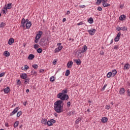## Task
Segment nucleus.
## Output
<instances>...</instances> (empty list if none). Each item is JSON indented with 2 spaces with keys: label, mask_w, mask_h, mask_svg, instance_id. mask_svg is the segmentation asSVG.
Returning <instances> with one entry per match:
<instances>
[{
  "label": "nucleus",
  "mask_w": 130,
  "mask_h": 130,
  "mask_svg": "<svg viewBox=\"0 0 130 130\" xmlns=\"http://www.w3.org/2000/svg\"><path fill=\"white\" fill-rule=\"evenodd\" d=\"M121 35V34H120V32L117 34V36L115 38L114 41L115 42H117V41H119V38H120V36Z\"/></svg>",
  "instance_id": "39448f33"
},
{
  "label": "nucleus",
  "mask_w": 130,
  "mask_h": 130,
  "mask_svg": "<svg viewBox=\"0 0 130 130\" xmlns=\"http://www.w3.org/2000/svg\"><path fill=\"white\" fill-rule=\"evenodd\" d=\"M103 6L104 7V8H107V7H110V4L107 3H103Z\"/></svg>",
  "instance_id": "412c9836"
},
{
  "label": "nucleus",
  "mask_w": 130,
  "mask_h": 130,
  "mask_svg": "<svg viewBox=\"0 0 130 130\" xmlns=\"http://www.w3.org/2000/svg\"><path fill=\"white\" fill-rule=\"evenodd\" d=\"M44 70H40V73H44Z\"/></svg>",
  "instance_id": "e2e57ef3"
},
{
  "label": "nucleus",
  "mask_w": 130,
  "mask_h": 130,
  "mask_svg": "<svg viewBox=\"0 0 130 130\" xmlns=\"http://www.w3.org/2000/svg\"><path fill=\"white\" fill-rule=\"evenodd\" d=\"M98 11H102V8H101V7H98Z\"/></svg>",
  "instance_id": "603ef678"
},
{
  "label": "nucleus",
  "mask_w": 130,
  "mask_h": 130,
  "mask_svg": "<svg viewBox=\"0 0 130 130\" xmlns=\"http://www.w3.org/2000/svg\"><path fill=\"white\" fill-rule=\"evenodd\" d=\"M41 122L43 124H47V120L43 119L42 120Z\"/></svg>",
  "instance_id": "393cba45"
},
{
  "label": "nucleus",
  "mask_w": 130,
  "mask_h": 130,
  "mask_svg": "<svg viewBox=\"0 0 130 130\" xmlns=\"http://www.w3.org/2000/svg\"><path fill=\"white\" fill-rule=\"evenodd\" d=\"M56 62H57V60L56 59L54 60V61H53V64H56Z\"/></svg>",
  "instance_id": "680f3d73"
},
{
  "label": "nucleus",
  "mask_w": 130,
  "mask_h": 130,
  "mask_svg": "<svg viewBox=\"0 0 130 130\" xmlns=\"http://www.w3.org/2000/svg\"><path fill=\"white\" fill-rule=\"evenodd\" d=\"M67 93H68V90H63L62 91V94H67Z\"/></svg>",
  "instance_id": "79ce46f5"
},
{
  "label": "nucleus",
  "mask_w": 130,
  "mask_h": 130,
  "mask_svg": "<svg viewBox=\"0 0 130 130\" xmlns=\"http://www.w3.org/2000/svg\"><path fill=\"white\" fill-rule=\"evenodd\" d=\"M19 109V107H16L13 111L10 114V116H13V114H15V113H17L18 112V110Z\"/></svg>",
  "instance_id": "0eeeda50"
},
{
  "label": "nucleus",
  "mask_w": 130,
  "mask_h": 130,
  "mask_svg": "<svg viewBox=\"0 0 130 130\" xmlns=\"http://www.w3.org/2000/svg\"><path fill=\"white\" fill-rule=\"evenodd\" d=\"M93 21V19L91 17L88 20L87 22L89 23V24H92Z\"/></svg>",
  "instance_id": "5701e85b"
},
{
  "label": "nucleus",
  "mask_w": 130,
  "mask_h": 130,
  "mask_svg": "<svg viewBox=\"0 0 130 130\" xmlns=\"http://www.w3.org/2000/svg\"><path fill=\"white\" fill-rule=\"evenodd\" d=\"M114 49H118V46L115 45V46L114 47Z\"/></svg>",
  "instance_id": "bf43d9fd"
},
{
  "label": "nucleus",
  "mask_w": 130,
  "mask_h": 130,
  "mask_svg": "<svg viewBox=\"0 0 130 130\" xmlns=\"http://www.w3.org/2000/svg\"><path fill=\"white\" fill-rule=\"evenodd\" d=\"M70 14H71V12H70V11H68L67 12V15H70Z\"/></svg>",
  "instance_id": "0e129e2a"
},
{
  "label": "nucleus",
  "mask_w": 130,
  "mask_h": 130,
  "mask_svg": "<svg viewBox=\"0 0 130 130\" xmlns=\"http://www.w3.org/2000/svg\"><path fill=\"white\" fill-rule=\"evenodd\" d=\"M39 47V45H37V44H35L34 46V48H35V49H37V48H38Z\"/></svg>",
  "instance_id": "58836bf2"
},
{
  "label": "nucleus",
  "mask_w": 130,
  "mask_h": 130,
  "mask_svg": "<svg viewBox=\"0 0 130 130\" xmlns=\"http://www.w3.org/2000/svg\"><path fill=\"white\" fill-rule=\"evenodd\" d=\"M19 126V121H16L14 124V127H18Z\"/></svg>",
  "instance_id": "a878e982"
},
{
  "label": "nucleus",
  "mask_w": 130,
  "mask_h": 130,
  "mask_svg": "<svg viewBox=\"0 0 130 130\" xmlns=\"http://www.w3.org/2000/svg\"><path fill=\"white\" fill-rule=\"evenodd\" d=\"M106 109H108V110L110 109V106H109V105H106Z\"/></svg>",
  "instance_id": "09e8293b"
},
{
  "label": "nucleus",
  "mask_w": 130,
  "mask_h": 130,
  "mask_svg": "<svg viewBox=\"0 0 130 130\" xmlns=\"http://www.w3.org/2000/svg\"><path fill=\"white\" fill-rule=\"evenodd\" d=\"M121 28V30H122V31H125V30H127V28L125 26H123Z\"/></svg>",
  "instance_id": "4c0bfd02"
},
{
  "label": "nucleus",
  "mask_w": 130,
  "mask_h": 130,
  "mask_svg": "<svg viewBox=\"0 0 130 130\" xmlns=\"http://www.w3.org/2000/svg\"><path fill=\"white\" fill-rule=\"evenodd\" d=\"M55 80V78L54 77V76H52L50 78V82H54Z\"/></svg>",
  "instance_id": "7c9ffc66"
},
{
  "label": "nucleus",
  "mask_w": 130,
  "mask_h": 130,
  "mask_svg": "<svg viewBox=\"0 0 130 130\" xmlns=\"http://www.w3.org/2000/svg\"><path fill=\"white\" fill-rule=\"evenodd\" d=\"M6 26V23L2 22L0 25V28H5Z\"/></svg>",
  "instance_id": "c756f323"
},
{
  "label": "nucleus",
  "mask_w": 130,
  "mask_h": 130,
  "mask_svg": "<svg viewBox=\"0 0 130 130\" xmlns=\"http://www.w3.org/2000/svg\"><path fill=\"white\" fill-rule=\"evenodd\" d=\"M67 106H68V107H70L71 106V102H68L67 103Z\"/></svg>",
  "instance_id": "864d4df0"
},
{
  "label": "nucleus",
  "mask_w": 130,
  "mask_h": 130,
  "mask_svg": "<svg viewBox=\"0 0 130 130\" xmlns=\"http://www.w3.org/2000/svg\"><path fill=\"white\" fill-rule=\"evenodd\" d=\"M59 51H60V50L58 49V48H56V49H55V53H56V52H59Z\"/></svg>",
  "instance_id": "3c124183"
},
{
  "label": "nucleus",
  "mask_w": 130,
  "mask_h": 130,
  "mask_svg": "<svg viewBox=\"0 0 130 130\" xmlns=\"http://www.w3.org/2000/svg\"><path fill=\"white\" fill-rule=\"evenodd\" d=\"M22 115V111H19L17 114V117H19V116H21Z\"/></svg>",
  "instance_id": "f704fd0d"
},
{
  "label": "nucleus",
  "mask_w": 130,
  "mask_h": 130,
  "mask_svg": "<svg viewBox=\"0 0 130 130\" xmlns=\"http://www.w3.org/2000/svg\"><path fill=\"white\" fill-rule=\"evenodd\" d=\"M31 75L33 76H37V72L35 71H31Z\"/></svg>",
  "instance_id": "473e14b6"
},
{
  "label": "nucleus",
  "mask_w": 130,
  "mask_h": 130,
  "mask_svg": "<svg viewBox=\"0 0 130 130\" xmlns=\"http://www.w3.org/2000/svg\"><path fill=\"white\" fill-rule=\"evenodd\" d=\"M70 70H67L66 71L65 76H66V77H68V76H70Z\"/></svg>",
  "instance_id": "c85d7f7f"
},
{
  "label": "nucleus",
  "mask_w": 130,
  "mask_h": 130,
  "mask_svg": "<svg viewBox=\"0 0 130 130\" xmlns=\"http://www.w3.org/2000/svg\"><path fill=\"white\" fill-rule=\"evenodd\" d=\"M34 57H35V56L34 55V54H30L28 55L27 58L28 59L32 60V59H33Z\"/></svg>",
  "instance_id": "ddd939ff"
},
{
  "label": "nucleus",
  "mask_w": 130,
  "mask_h": 130,
  "mask_svg": "<svg viewBox=\"0 0 130 130\" xmlns=\"http://www.w3.org/2000/svg\"><path fill=\"white\" fill-rule=\"evenodd\" d=\"M107 87V84H106L104 86V87L102 88L101 90L102 91H104L105 90V88Z\"/></svg>",
  "instance_id": "37998d69"
},
{
  "label": "nucleus",
  "mask_w": 130,
  "mask_h": 130,
  "mask_svg": "<svg viewBox=\"0 0 130 130\" xmlns=\"http://www.w3.org/2000/svg\"><path fill=\"white\" fill-rule=\"evenodd\" d=\"M10 91V88L9 87H7L4 89L5 93H8Z\"/></svg>",
  "instance_id": "cd10ccee"
},
{
  "label": "nucleus",
  "mask_w": 130,
  "mask_h": 130,
  "mask_svg": "<svg viewBox=\"0 0 130 130\" xmlns=\"http://www.w3.org/2000/svg\"><path fill=\"white\" fill-rule=\"evenodd\" d=\"M75 62H76V64L80 65L82 63L81 61V60L80 59H75L74 60Z\"/></svg>",
  "instance_id": "f3484780"
},
{
  "label": "nucleus",
  "mask_w": 130,
  "mask_h": 130,
  "mask_svg": "<svg viewBox=\"0 0 130 130\" xmlns=\"http://www.w3.org/2000/svg\"><path fill=\"white\" fill-rule=\"evenodd\" d=\"M127 95H128V96H130V91H129V89H128L127 90Z\"/></svg>",
  "instance_id": "4d7b16f0"
},
{
  "label": "nucleus",
  "mask_w": 130,
  "mask_h": 130,
  "mask_svg": "<svg viewBox=\"0 0 130 130\" xmlns=\"http://www.w3.org/2000/svg\"><path fill=\"white\" fill-rule=\"evenodd\" d=\"M125 92V91L124 90V88H120L119 93L120 94V95H122L123 94H124V92Z\"/></svg>",
  "instance_id": "4468645a"
},
{
  "label": "nucleus",
  "mask_w": 130,
  "mask_h": 130,
  "mask_svg": "<svg viewBox=\"0 0 130 130\" xmlns=\"http://www.w3.org/2000/svg\"><path fill=\"white\" fill-rule=\"evenodd\" d=\"M31 21H29V22L26 23L25 24V27H26V29H29L30 27H31Z\"/></svg>",
  "instance_id": "1a4fd4ad"
},
{
  "label": "nucleus",
  "mask_w": 130,
  "mask_h": 130,
  "mask_svg": "<svg viewBox=\"0 0 130 130\" xmlns=\"http://www.w3.org/2000/svg\"><path fill=\"white\" fill-rule=\"evenodd\" d=\"M100 54H101V55H104V51H103V50H101L100 52Z\"/></svg>",
  "instance_id": "49530a36"
},
{
  "label": "nucleus",
  "mask_w": 130,
  "mask_h": 130,
  "mask_svg": "<svg viewBox=\"0 0 130 130\" xmlns=\"http://www.w3.org/2000/svg\"><path fill=\"white\" fill-rule=\"evenodd\" d=\"M28 69H29L28 66H27V65L24 66V71H27V70H28Z\"/></svg>",
  "instance_id": "c03bdc74"
},
{
  "label": "nucleus",
  "mask_w": 130,
  "mask_h": 130,
  "mask_svg": "<svg viewBox=\"0 0 130 130\" xmlns=\"http://www.w3.org/2000/svg\"><path fill=\"white\" fill-rule=\"evenodd\" d=\"M11 7H12V3L8 4L6 8L7 9L10 10V9H11Z\"/></svg>",
  "instance_id": "2f4dec72"
},
{
  "label": "nucleus",
  "mask_w": 130,
  "mask_h": 130,
  "mask_svg": "<svg viewBox=\"0 0 130 130\" xmlns=\"http://www.w3.org/2000/svg\"><path fill=\"white\" fill-rule=\"evenodd\" d=\"M54 109L57 113L63 112V102L61 100L57 101L54 103Z\"/></svg>",
  "instance_id": "f257e3e1"
},
{
  "label": "nucleus",
  "mask_w": 130,
  "mask_h": 130,
  "mask_svg": "<svg viewBox=\"0 0 130 130\" xmlns=\"http://www.w3.org/2000/svg\"><path fill=\"white\" fill-rule=\"evenodd\" d=\"M129 69V64L126 63L124 67V70H128Z\"/></svg>",
  "instance_id": "6ab92c4d"
},
{
  "label": "nucleus",
  "mask_w": 130,
  "mask_h": 130,
  "mask_svg": "<svg viewBox=\"0 0 130 130\" xmlns=\"http://www.w3.org/2000/svg\"><path fill=\"white\" fill-rule=\"evenodd\" d=\"M73 66V61H69L67 63V68H72V66Z\"/></svg>",
  "instance_id": "dca6fc26"
},
{
  "label": "nucleus",
  "mask_w": 130,
  "mask_h": 130,
  "mask_svg": "<svg viewBox=\"0 0 130 130\" xmlns=\"http://www.w3.org/2000/svg\"><path fill=\"white\" fill-rule=\"evenodd\" d=\"M6 126H9V124L8 123H5Z\"/></svg>",
  "instance_id": "774afa93"
},
{
  "label": "nucleus",
  "mask_w": 130,
  "mask_h": 130,
  "mask_svg": "<svg viewBox=\"0 0 130 130\" xmlns=\"http://www.w3.org/2000/svg\"><path fill=\"white\" fill-rule=\"evenodd\" d=\"M102 3V0H96L95 3L96 5H100Z\"/></svg>",
  "instance_id": "72a5a7b5"
},
{
  "label": "nucleus",
  "mask_w": 130,
  "mask_h": 130,
  "mask_svg": "<svg viewBox=\"0 0 130 130\" xmlns=\"http://www.w3.org/2000/svg\"><path fill=\"white\" fill-rule=\"evenodd\" d=\"M3 55H4V56H6V57H8V56H9L10 55V52H9V51H5L3 53Z\"/></svg>",
  "instance_id": "9d476101"
},
{
  "label": "nucleus",
  "mask_w": 130,
  "mask_h": 130,
  "mask_svg": "<svg viewBox=\"0 0 130 130\" xmlns=\"http://www.w3.org/2000/svg\"><path fill=\"white\" fill-rule=\"evenodd\" d=\"M107 77H108V78H110V77H112V74H111V72H109L107 75Z\"/></svg>",
  "instance_id": "e433bc0d"
},
{
  "label": "nucleus",
  "mask_w": 130,
  "mask_h": 130,
  "mask_svg": "<svg viewBox=\"0 0 130 130\" xmlns=\"http://www.w3.org/2000/svg\"><path fill=\"white\" fill-rule=\"evenodd\" d=\"M124 19H125V15H121L120 17H119V20L120 21H123V20H124Z\"/></svg>",
  "instance_id": "4be33fe9"
},
{
  "label": "nucleus",
  "mask_w": 130,
  "mask_h": 130,
  "mask_svg": "<svg viewBox=\"0 0 130 130\" xmlns=\"http://www.w3.org/2000/svg\"><path fill=\"white\" fill-rule=\"evenodd\" d=\"M112 74V77H114L115 76L116 74H117V71H116V70H113L112 72H111Z\"/></svg>",
  "instance_id": "a211bd4d"
},
{
  "label": "nucleus",
  "mask_w": 130,
  "mask_h": 130,
  "mask_svg": "<svg viewBox=\"0 0 130 130\" xmlns=\"http://www.w3.org/2000/svg\"><path fill=\"white\" fill-rule=\"evenodd\" d=\"M58 49L60 51L61 49H62V46H59V47H58Z\"/></svg>",
  "instance_id": "5fc2aeb1"
},
{
  "label": "nucleus",
  "mask_w": 130,
  "mask_h": 130,
  "mask_svg": "<svg viewBox=\"0 0 130 130\" xmlns=\"http://www.w3.org/2000/svg\"><path fill=\"white\" fill-rule=\"evenodd\" d=\"M87 32H88L90 35H94L96 32V29L91 28L90 30H88Z\"/></svg>",
  "instance_id": "20e7f679"
},
{
  "label": "nucleus",
  "mask_w": 130,
  "mask_h": 130,
  "mask_svg": "<svg viewBox=\"0 0 130 130\" xmlns=\"http://www.w3.org/2000/svg\"><path fill=\"white\" fill-rule=\"evenodd\" d=\"M86 51H87V46L84 45L83 46V48H82V52H83V53H84V52H86Z\"/></svg>",
  "instance_id": "aec40b11"
},
{
  "label": "nucleus",
  "mask_w": 130,
  "mask_h": 130,
  "mask_svg": "<svg viewBox=\"0 0 130 130\" xmlns=\"http://www.w3.org/2000/svg\"><path fill=\"white\" fill-rule=\"evenodd\" d=\"M102 4H105V3H107V0H102Z\"/></svg>",
  "instance_id": "052dcab7"
},
{
  "label": "nucleus",
  "mask_w": 130,
  "mask_h": 130,
  "mask_svg": "<svg viewBox=\"0 0 130 130\" xmlns=\"http://www.w3.org/2000/svg\"><path fill=\"white\" fill-rule=\"evenodd\" d=\"M83 24H84V23H83V21H81V22H80L77 23V25H78V26H80V25H83Z\"/></svg>",
  "instance_id": "de8ad7c7"
},
{
  "label": "nucleus",
  "mask_w": 130,
  "mask_h": 130,
  "mask_svg": "<svg viewBox=\"0 0 130 130\" xmlns=\"http://www.w3.org/2000/svg\"><path fill=\"white\" fill-rule=\"evenodd\" d=\"M81 120H82V119L80 118V117H79L76 121H75V123L76 124H79V123L80 122H81Z\"/></svg>",
  "instance_id": "b1692460"
},
{
  "label": "nucleus",
  "mask_w": 130,
  "mask_h": 130,
  "mask_svg": "<svg viewBox=\"0 0 130 130\" xmlns=\"http://www.w3.org/2000/svg\"><path fill=\"white\" fill-rule=\"evenodd\" d=\"M20 78H21V79H23L24 80L25 79H27V74H26L25 73H22L20 75Z\"/></svg>",
  "instance_id": "9b49d317"
},
{
  "label": "nucleus",
  "mask_w": 130,
  "mask_h": 130,
  "mask_svg": "<svg viewBox=\"0 0 130 130\" xmlns=\"http://www.w3.org/2000/svg\"><path fill=\"white\" fill-rule=\"evenodd\" d=\"M79 8H86V6H85V5H80V6H79Z\"/></svg>",
  "instance_id": "13d9d810"
},
{
  "label": "nucleus",
  "mask_w": 130,
  "mask_h": 130,
  "mask_svg": "<svg viewBox=\"0 0 130 130\" xmlns=\"http://www.w3.org/2000/svg\"><path fill=\"white\" fill-rule=\"evenodd\" d=\"M116 30H117V31H120V30H121V27H119V26H117V27H116Z\"/></svg>",
  "instance_id": "8fccbe9b"
},
{
  "label": "nucleus",
  "mask_w": 130,
  "mask_h": 130,
  "mask_svg": "<svg viewBox=\"0 0 130 130\" xmlns=\"http://www.w3.org/2000/svg\"><path fill=\"white\" fill-rule=\"evenodd\" d=\"M5 75H6V73L5 72L2 73L1 74H0V78H2V77H4Z\"/></svg>",
  "instance_id": "a18cd8bd"
},
{
  "label": "nucleus",
  "mask_w": 130,
  "mask_h": 130,
  "mask_svg": "<svg viewBox=\"0 0 130 130\" xmlns=\"http://www.w3.org/2000/svg\"><path fill=\"white\" fill-rule=\"evenodd\" d=\"M35 43H38V40L36 39V40L35 41Z\"/></svg>",
  "instance_id": "338daca9"
},
{
  "label": "nucleus",
  "mask_w": 130,
  "mask_h": 130,
  "mask_svg": "<svg viewBox=\"0 0 130 130\" xmlns=\"http://www.w3.org/2000/svg\"><path fill=\"white\" fill-rule=\"evenodd\" d=\"M26 21L25 20V18H23L21 20V27H23L24 29H25V27H26Z\"/></svg>",
  "instance_id": "423d86ee"
},
{
  "label": "nucleus",
  "mask_w": 130,
  "mask_h": 130,
  "mask_svg": "<svg viewBox=\"0 0 130 130\" xmlns=\"http://www.w3.org/2000/svg\"><path fill=\"white\" fill-rule=\"evenodd\" d=\"M7 10H8V9L6 7L4 8V10H2V11H3V13H4V14L7 13V11H6Z\"/></svg>",
  "instance_id": "ea45409f"
},
{
  "label": "nucleus",
  "mask_w": 130,
  "mask_h": 130,
  "mask_svg": "<svg viewBox=\"0 0 130 130\" xmlns=\"http://www.w3.org/2000/svg\"><path fill=\"white\" fill-rule=\"evenodd\" d=\"M14 42H15L14 39L11 38L9 40L8 44H9V45H12Z\"/></svg>",
  "instance_id": "f8f14e48"
},
{
  "label": "nucleus",
  "mask_w": 130,
  "mask_h": 130,
  "mask_svg": "<svg viewBox=\"0 0 130 130\" xmlns=\"http://www.w3.org/2000/svg\"><path fill=\"white\" fill-rule=\"evenodd\" d=\"M29 80H30V79L29 78H27V77L26 79H24V82L25 84H27V83H29Z\"/></svg>",
  "instance_id": "bb28decb"
},
{
  "label": "nucleus",
  "mask_w": 130,
  "mask_h": 130,
  "mask_svg": "<svg viewBox=\"0 0 130 130\" xmlns=\"http://www.w3.org/2000/svg\"><path fill=\"white\" fill-rule=\"evenodd\" d=\"M20 84H21V81L20 80H18L17 81V85H19L20 86Z\"/></svg>",
  "instance_id": "6e6d98bb"
},
{
  "label": "nucleus",
  "mask_w": 130,
  "mask_h": 130,
  "mask_svg": "<svg viewBox=\"0 0 130 130\" xmlns=\"http://www.w3.org/2000/svg\"><path fill=\"white\" fill-rule=\"evenodd\" d=\"M67 21V19L66 18H63L62 22H66Z\"/></svg>",
  "instance_id": "69168bd1"
},
{
  "label": "nucleus",
  "mask_w": 130,
  "mask_h": 130,
  "mask_svg": "<svg viewBox=\"0 0 130 130\" xmlns=\"http://www.w3.org/2000/svg\"><path fill=\"white\" fill-rule=\"evenodd\" d=\"M32 68H34V69H38V65L37 64H33L32 65Z\"/></svg>",
  "instance_id": "a19ab883"
},
{
  "label": "nucleus",
  "mask_w": 130,
  "mask_h": 130,
  "mask_svg": "<svg viewBox=\"0 0 130 130\" xmlns=\"http://www.w3.org/2000/svg\"><path fill=\"white\" fill-rule=\"evenodd\" d=\"M57 98H59L61 100H68L69 97L68 94H63L62 93H59L57 94Z\"/></svg>",
  "instance_id": "f03ea898"
},
{
  "label": "nucleus",
  "mask_w": 130,
  "mask_h": 130,
  "mask_svg": "<svg viewBox=\"0 0 130 130\" xmlns=\"http://www.w3.org/2000/svg\"><path fill=\"white\" fill-rule=\"evenodd\" d=\"M108 120V119L105 117H104L101 119L102 122H103L104 123H105V122H107V121Z\"/></svg>",
  "instance_id": "2eb2a0df"
},
{
  "label": "nucleus",
  "mask_w": 130,
  "mask_h": 130,
  "mask_svg": "<svg viewBox=\"0 0 130 130\" xmlns=\"http://www.w3.org/2000/svg\"><path fill=\"white\" fill-rule=\"evenodd\" d=\"M41 35H42V31H39V34L37 35L36 37V39H37V40H39V39H40Z\"/></svg>",
  "instance_id": "6e6552de"
},
{
  "label": "nucleus",
  "mask_w": 130,
  "mask_h": 130,
  "mask_svg": "<svg viewBox=\"0 0 130 130\" xmlns=\"http://www.w3.org/2000/svg\"><path fill=\"white\" fill-rule=\"evenodd\" d=\"M55 120L52 119L47 122V124L48 125V126H50L52 125L53 123H55Z\"/></svg>",
  "instance_id": "7ed1b4c3"
},
{
  "label": "nucleus",
  "mask_w": 130,
  "mask_h": 130,
  "mask_svg": "<svg viewBox=\"0 0 130 130\" xmlns=\"http://www.w3.org/2000/svg\"><path fill=\"white\" fill-rule=\"evenodd\" d=\"M38 53H41L42 52V49L41 48H39L37 50Z\"/></svg>",
  "instance_id": "c9c22d12"
}]
</instances>
